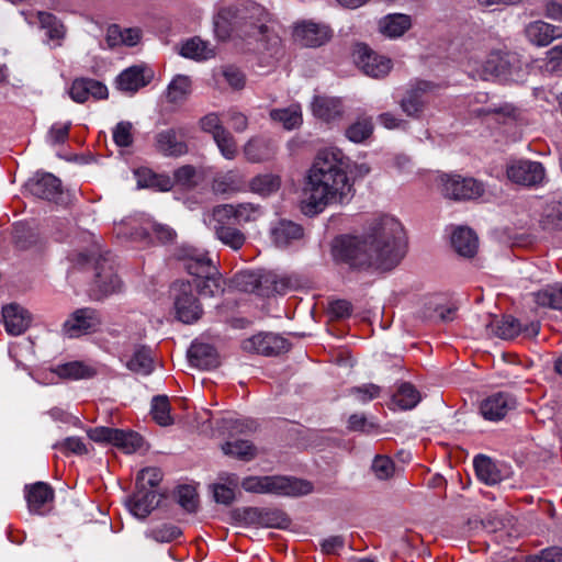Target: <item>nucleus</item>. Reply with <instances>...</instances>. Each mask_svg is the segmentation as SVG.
<instances>
[{
    "instance_id": "31",
    "label": "nucleus",
    "mask_w": 562,
    "mask_h": 562,
    "mask_svg": "<svg viewBox=\"0 0 562 562\" xmlns=\"http://www.w3.org/2000/svg\"><path fill=\"white\" fill-rule=\"evenodd\" d=\"M411 26V16L402 13L389 14L379 22L381 33L390 38L402 36Z\"/></svg>"
},
{
    "instance_id": "34",
    "label": "nucleus",
    "mask_w": 562,
    "mask_h": 562,
    "mask_svg": "<svg viewBox=\"0 0 562 562\" xmlns=\"http://www.w3.org/2000/svg\"><path fill=\"white\" fill-rule=\"evenodd\" d=\"M179 53L186 58L198 61L205 60L214 56V49L207 42L200 37H192L183 42Z\"/></svg>"
},
{
    "instance_id": "40",
    "label": "nucleus",
    "mask_w": 562,
    "mask_h": 562,
    "mask_svg": "<svg viewBox=\"0 0 562 562\" xmlns=\"http://www.w3.org/2000/svg\"><path fill=\"white\" fill-rule=\"evenodd\" d=\"M40 25L45 30V34L48 40L56 41L60 44V41L65 36V27L63 23L52 13L38 12L37 14Z\"/></svg>"
},
{
    "instance_id": "25",
    "label": "nucleus",
    "mask_w": 562,
    "mask_h": 562,
    "mask_svg": "<svg viewBox=\"0 0 562 562\" xmlns=\"http://www.w3.org/2000/svg\"><path fill=\"white\" fill-rule=\"evenodd\" d=\"M190 363L193 367L207 370L218 364L217 352L209 344L194 341L188 351Z\"/></svg>"
},
{
    "instance_id": "30",
    "label": "nucleus",
    "mask_w": 562,
    "mask_h": 562,
    "mask_svg": "<svg viewBox=\"0 0 562 562\" xmlns=\"http://www.w3.org/2000/svg\"><path fill=\"white\" fill-rule=\"evenodd\" d=\"M313 114L326 122L339 119L344 113L341 100L329 97H315L312 103Z\"/></svg>"
},
{
    "instance_id": "47",
    "label": "nucleus",
    "mask_w": 562,
    "mask_h": 562,
    "mask_svg": "<svg viewBox=\"0 0 562 562\" xmlns=\"http://www.w3.org/2000/svg\"><path fill=\"white\" fill-rule=\"evenodd\" d=\"M151 415L160 426H169L173 423L170 415V403L166 395H156L151 400Z\"/></svg>"
},
{
    "instance_id": "46",
    "label": "nucleus",
    "mask_w": 562,
    "mask_h": 562,
    "mask_svg": "<svg viewBox=\"0 0 562 562\" xmlns=\"http://www.w3.org/2000/svg\"><path fill=\"white\" fill-rule=\"evenodd\" d=\"M241 186V178L235 170L217 175L212 183L213 190L217 193L237 191Z\"/></svg>"
},
{
    "instance_id": "7",
    "label": "nucleus",
    "mask_w": 562,
    "mask_h": 562,
    "mask_svg": "<svg viewBox=\"0 0 562 562\" xmlns=\"http://www.w3.org/2000/svg\"><path fill=\"white\" fill-rule=\"evenodd\" d=\"M88 436L95 442H111L121 448L125 453L135 452L143 443V438L137 432L109 427L90 429Z\"/></svg>"
},
{
    "instance_id": "22",
    "label": "nucleus",
    "mask_w": 562,
    "mask_h": 562,
    "mask_svg": "<svg viewBox=\"0 0 562 562\" xmlns=\"http://www.w3.org/2000/svg\"><path fill=\"white\" fill-rule=\"evenodd\" d=\"M2 318L5 330L12 336L22 335L31 323L29 312L18 304L4 306L2 308Z\"/></svg>"
},
{
    "instance_id": "35",
    "label": "nucleus",
    "mask_w": 562,
    "mask_h": 562,
    "mask_svg": "<svg viewBox=\"0 0 562 562\" xmlns=\"http://www.w3.org/2000/svg\"><path fill=\"white\" fill-rule=\"evenodd\" d=\"M192 91V82L190 77L177 75L168 85L166 98L170 103H182L188 99Z\"/></svg>"
},
{
    "instance_id": "33",
    "label": "nucleus",
    "mask_w": 562,
    "mask_h": 562,
    "mask_svg": "<svg viewBox=\"0 0 562 562\" xmlns=\"http://www.w3.org/2000/svg\"><path fill=\"white\" fill-rule=\"evenodd\" d=\"M476 476L487 485H494L502 481L503 475L491 458L477 456L473 461Z\"/></svg>"
},
{
    "instance_id": "21",
    "label": "nucleus",
    "mask_w": 562,
    "mask_h": 562,
    "mask_svg": "<svg viewBox=\"0 0 562 562\" xmlns=\"http://www.w3.org/2000/svg\"><path fill=\"white\" fill-rule=\"evenodd\" d=\"M525 34L532 45L539 47L548 46L555 38L562 37L561 27L541 20L530 22L525 29Z\"/></svg>"
},
{
    "instance_id": "52",
    "label": "nucleus",
    "mask_w": 562,
    "mask_h": 562,
    "mask_svg": "<svg viewBox=\"0 0 562 562\" xmlns=\"http://www.w3.org/2000/svg\"><path fill=\"white\" fill-rule=\"evenodd\" d=\"M211 222L213 223V229L217 226H231V223H235V211L233 204H221L213 207L211 212Z\"/></svg>"
},
{
    "instance_id": "55",
    "label": "nucleus",
    "mask_w": 562,
    "mask_h": 562,
    "mask_svg": "<svg viewBox=\"0 0 562 562\" xmlns=\"http://www.w3.org/2000/svg\"><path fill=\"white\" fill-rule=\"evenodd\" d=\"M235 285L243 292L256 293L260 283V272L241 271L235 276Z\"/></svg>"
},
{
    "instance_id": "12",
    "label": "nucleus",
    "mask_w": 562,
    "mask_h": 562,
    "mask_svg": "<svg viewBox=\"0 0 562 562\" xmlns=\"http://www.w3.org/2000/svg\"><path fill=\"white\" fill-rule=\"evenodd\" d=\"M512 59L507 53L492 52L474 70L483 80L506 77L510 74Z\"/></svg>"
},
{
    "instance_id": "59",
    "label": "nucleus",
    "mask_w": 562,
    "mask_h": 562,
    "mask_svg": "<svg viewBox=\"0 0 562 562\" xmlns=\"http://www.w3.org/2000/svg\"><path fill=\"white\" fill-rule=\"evenodd\" d=\"M133 125L130 122L122 121L113 130V140L120 147H128L133 143Z\"/></svg>"
},
{
    "instance_id": "3",
    "label": "nucleus",
    "mask_w": 562,
    "mask_h": 562,
    "mask_svg": "<svg viewBox=\"0 0 562 562\" xmlns=\"http://www.w3.org/2000/svg\"><path fill=\"white\" fill-rule=\"evenodd\" d=\"M246 492L280 496H303L313 491L311 482L282 475L248 476L241 481Z\"/></svg>"
},
{
    "instance_id": "32",
    "label": "nucleus",
    "mask_w": 562,
    "mask_h": 562,
    "mask_svg": "<svg viewBox=\"0 0 562 562\" xmlns=\"http://www.w3.org/2000/svg\"><path fill=\"white\" fill-rule=\"evenodd\" d=\"M137 184L139 188H148L156 191H169L173 187V180L165 173H156L150 169H139L136 171Z\"/></svg>"
},
{
    "instance_id": "6",
    "label": "nucleus",
    "mask_w": 562,
    "mask_h": 562,
    "mask_svg": "<svg viewBox=\"0 0 562 562\" xmlns=\"http://www.w3.org/2000/svg\"><path fill=\"white\" fill-rule=\"evenodd\" d=\"M102 324L100 313L92 307L72 312L63 324V331L69 338H78L99 330Z\"/></svg>"
},
{
    "instance_id": "61",
    "label": "nucleus",
    "mask_w": 562,
    "mask_h": 562,
    "mask_svg": "<svg viewBox=\"0 0 562 562\" xmlns=\"http://www.w3.org/2000/svg\"><path fill=\"white\" fill-rule=\"evenodd\" d=\"M224 428L229 431L231 435L252 432L257 429V423L252 419H224Z\"/></svg>"
},
{
    "instance_id": "27",
    "label": "nucleus",
    "mask_w": 562,
    "mask_h": 562,
    "mask_svg": "<svg viewBox=\"0 0 562 562\" xmlns=\"http://www.w3.org/2000/svg\"><path fill=\"white\" fill-rule=\"evenodd\" d=\"M291 286V281L286 277L271 271L260 272L257 295L268 297L274 294H285Z\"/></svg>"
},
{
    "instance_id": "43",
    "label": "nucleus",
    "mask_w": 562,
    "mask_h": 562,
    "mask_svg": "<svg viewBox=\"0 0 562 562\" xmlns=\"http://www.w3.org/2000/svg\"><path fill=\"white\" fill-rule=\"evenodd\" d=\"M372 132V120L370 117H360L346 128L345 136L352 143H362L371 136Z\"/></svg>"
},
{
    "instance_id": "51",
    "label": "nucleus",
    "mask_w": 562,
    "mask_h": 562,
    "mask_svg": "<svg viewBox=\"0 0 562 562\" xmlns=\"http://www.w3.org/2000/svg\"><path fill=\"white\" fill-rule=\"evenodd\" d=\"M228 485L226 484H214L213 496L216 503L229 505L235 498V487L238 485V477L235 474H231L227 479Z\"/></svg>"
},
{
    "instance_id": "64",
    "label": "nucleus",
    "mask_w": 562,
    "mask_h": 562,
    "mask_svg": "<svg viewBox=\"0 0 562 562\" xmlns=\"http://www.w3.org/2000/svg\"><path fill=\"white\" fill-rule=\"evenodd\" d=\"M527 562H562V548L543 549L540 554L528 557Z\"/></svg>"
},
{
    "instance_id": "9",
    "label": "nucleus",
    "mask_w": 562,
    "mask_h": 562,
    "mask_svg": "<svg viewBox=\"0 0 562 562\" xmlns=\"http://www.w3.org/2000/svg\"><path fill=\"white\" fill-rule=\"evenodd\" d=\"M508 179L519 186L537 187L542 183L546 171L538 161L516 160L507 166Z\"/></svg>"
},
{
    "instance_id": "28",
    "label": "nucleus",
    "mask_w": 562,
    "mask_h": 562,
    "mask_svg": "<svg viewBox=\"0 0 562 562\" xmlns=\"http://www.w3.org/2000/svg\"><path fill=\"white\" fill-rule=\"evenodd\" d=\"M454 250L462 257H473L479 248V239L474 231L469 227L457 228L451 237Z\"/></svg>"
},
{
    "instance_id": "8",
    "label": "nucleus",
    "mask_w": 562,
    "mask_h": 562,
    "mask_svg": "<svg viewBox=\"0 0 562 562\" xmlns=\"http://www.w3.org/2000/svg\"><path fill=\"white\" fill-rule=\"evenodd\" d=\"M331 37V30L328 25L312 20H302L293 27V38L304 47H319L326 44Z\"/></svg>"
},
{
    "instance_id": "36",
    "label": "nucleus",
    "mask_w": 562,
    "mask_h": 562,
    "mask_svg": "<svg viewBox=\"0 0 562 562\" xmlns=\"http://www.w3.org/2000/svg\"><path fill=\"white\" fill-rule=\"evenodd\" d=\"M126 367L142 375L150 374L154 369L151 350L147 347H138L126 362Z\"/></svg>"
},
{
    "instance_id": "45",
    "label": "nucleus",
    "mask_w": 562,
    "mask_h": 562,
    "mask_svg": "<svg viewBox=\"0 0 562 562\" xmlns=\"http://www.w3.org/2000/svg\"><path fill=\"white\" fill-rule=\"evenodd\" d=\"M214 233L218 240L234 250H239L246 241L245 234L234 226H217Z\"/></svg>"
},
{
    "instance_id": "14",
    "label": "nucleus",
    "mask_w": 562,
    "mask_h": 562,
    "mask_svg": "<svg viewBox=\"0 0 562 562\" xmlns=\"http://www.w3.org/2000/svg\"><path fill=\"white\" fill-rule=\"evenodd\" d=\"M515 407L516 400L513 395L498 392L482 401L480 412L485 419L497 422L503 419Z\"/></svg>"
},
{
    "instance_id": "24",
    "label": "nucleus",
    "mask_w": 562,
    "mask_h": 562,
    "mask_svg": "<svg viewBox=\"0 0 562 562\" xmlns=\"http://www.w3.org/2000/svg\"><path fill=\"white\" fill-rule=\"evenodd\" d=\"M159 503V496L154 490L140 488L130 498V512L138 517L146 518Z\"/></svg>"
},
{
    "instance_id": "15",
    "label": "nucleus",
    "mask_w": 562,
    "mask_h": 562,
    "mask_svg": "<svg viewBox=\"0 0 562 562\" xmlns=\"http://www.w3.org/2000/svg\"><path fill=\"white\" fill-rule=\"evenodd\" d=\"M154 147L157 153L165 157H180L188 153V145L183 135L175 128L158 132L155 135Z\"/></svg>"
},
{
    "instance_id": "17",
    "label": "nucleus",
    "mask_w": 562,
    "mask_h": 562,
    "mask_svg": "<svg viewBox=\"0 0 562 562\" xmlns=\"http://www.w3.org/2000/svg\"><path fill=\"white\" fill-rule=\"evenodd\" d=\"M122 288L123 283L119 276L113 271L112 267L106 266L105 261L98 262L93 297L95 300H101L108 295L119 293Z\"/></svg>"
},
{
    "instance_id": "16",
    "label": "nucleus",
    "mask_w": 562,
    "mask_h": 562,
    "mask_svg": "<svg viewBox=\"0 0 562 562\" xmlns=\"http://www.w3.org/2000/svg\"><path fill=\"white\" fill-rule=\"evenodd\" d=\"M241 347L247 352L276 356L286 349L285 340L274 334H257L245 339Z\"/></svg>"
},
{
    "instance_id": "49",
    "label": "nucleus",
    "mask_w": 562,
    "mask_h": 562,
    "mask_svg": "<svg viewBox=\"0 0 562 562\" xmlns=\"http://www.w3.org/2000/svg\"><path fill=\"white\" fill-rule=\"evenodd\" d=\"M454 312V307L442 306L435 299H430L425 304L423 316L427 319H439L441 322H450L453 319Z\"/></svg>"
},
{
    "instance_id": "60",
    "label": "nucleus",
    "mask_w": 562,
    "mask_h": 562,
    "mask_svg": "<svg viewBox=\"0 0 562 562\" xmlns=\"http://www.w3.org/2000/svg\"><path fill=\"white\" fill-rule=\"evenodd\" d=\"M173 184L178 183L186 188H192L196 184V169L191 165H184L175 170Z\"/></svg>"
},
{
    "instance_id": "62",
    "label": "nucleus",
    "mask_w": 562,
    "mask_h": 562,
    "mask_svg": "<svg viewBox=\"0 0 562 562\" xmlns=\"http://www.w3.org/2000/svg\"><path fill=\"white\" fill-rule=\"evenodd\" d=\"M161 477L162 475L158 468H145L137 475V485L140 488L148 486V490H153L160 483Z\"/></svg>"
},
{
    "instance_id": "54",
    "label": "nucleus",
    "mask_w": 562,
    "mask_h": 562,
    "mask_svg": "<svg viewBox=\"0 0 562 562\" xmlns=\"http://www.w3.org/2000/svg\"><path fill=\"white\" fill-rule=\"evenodd\" d=\"M213 139L224 158L228 160L235 159L237 156V144L234 136L227 130L221 131Z\"/></svg>"
},
{
    "instance_id": "57",
    "label": "nucleus",
    "mask_w": 562,
    "mask_h": 562,
    "mask_svg": "<svg viewBox=\"0 0 562 562\" xmlns=\"http://www.w3.org/2000/svg\"><path fill=\"white\" fill-rule=\"evenodd\" d=\"M235 223H247L256 221L261 215V209L252 203H239L234 205Z\"/></svg>"
},
{
    "instance_id": "1",
    "label": "nucleus",
    "mask_w": 562,
    "mask_h": 562,
    "mask_svg": "<svg viewBox=\"0 0 562 562\" xmlns=\"http://www.w3.org/2000/svg\"><path fill=\"white\" fill-rule=\"evenodd\" d=\"M404 228L391 215L373 217L360 236H341L333 245L336 261L357 270H393L406 255Z\"/></svg>"
},
{
    "instance_id": "42",
    "label": "nucleus",
    "mask_w": 562,
    "mask_h": 562,
    "mask_svg": "<svg viewBox=\"0 0 562 562\" xmlns=\"http://www.w3.org/2000/svg\"><path fill=\"white\" fill-rule=\"evenodd\" d=\"M533 297L539 306L562 310V284L547 286L533 293Z\"/></svg>"
},
{
    "instance_id": "26",
    "label": "nucleus",
    "mask_w": 562,
    "mask_h": 562,
    "mask_svg": "<svg viewBox=\"0 0 562 562\" xmlns=\"http://www.w3.org/2000/svg\"><path fill=\"white\" fill-rule=\"evenodd\" d=\"M184 268L189 274L195 279L207 273H215L217 268L214 260L209 256V252L200 250H191L184 258Z\"/></svg>"
},
{
    "instance_id": "53",
    "label": "nucleus",
    "mask_w": 562,
    "mask_h": 562,
    "mask_svg": "<svg viewBox=\"0 0 562 562\" xmlns=\"http://www.w3.org/2000/svg\"><path fill=\"white\" fill-rule=\"evenodd\" d=\"M178 504L188 513H194L198 508V494L193 486L182 485L179 486L177 492Z\"/></svg>"
},
{
    "instance_id": "18",
    "label": "nucleus",
    "mask_w": 562,
    "mask_h": 562,
    "mask_svg": "<svg viewBox=\"0 0 562 562\" xmlns=\"http://www.w3.org/2000/svg\"><path fill=\"white\" fill-rule=\"evenodd\" d=\"M490 327L495 336L506 340L514 339L520 333H525L528 337L536 336L539 333V325L537 323L522 327L519 321L512 315L503 316L501 319L492 323Z\"/></svg>"
},
{
    "instance_id": "50",
    "label": "nucleus",
    "mask_w": 562,
    "mask_h": 562,
    "mask_svg": "<svg viewBox=\"0 0 562 562\" xmlns=\"http://www.w3.org/2000/svg\"><path fill=\"white\" fill-rule=\"evenodd\" d=\"M244 155L250 162H260L269 158L267 142L259 138L249 139L244 146Z\"/></svg>"
},
{
    "instance_id": "19",
    "label": "nucleus",
    "mask_w": 562,
    "mask_h": 562,
    "mask_svg": "<svg viewBox=\"0 0 562 562\" xmlns=\"http://www.w3.org/2000/svg\"><path fill=\"white\" fill-rule=\"evenodd\" d=\"M150 70L142 66H132L123 70L116 78V88L126 93H135L140 88L147 86L151 80Z\"/></svg>"
},
{
    "instance_id": "5",
    "label": "nucleus",
    "mask_w": 562,
    "mask_h": 562,
    "mask_svg": "<svg viewBox=\"0 0 562 562\" xmlns=\"http://www.w3.org/2000/svg\"><path fill=\"white\" fill-rule=\"evenodd\" d=\"M440 182L443 195L453 200L477 199L484 193L483 183L474 178H465L460 175H442Z\"/></svg>"
},
{
    "instance_id": "13",
    "label": "nucleus",
    "mask_w": 562,
    "mask_h": 562,
    "mask_svg": "<svg viewBox=\"0 0 562 562\" xmlns=\"http://www.w3.org/2000/svg\"><path fill=\"white\" fill-rule=\"evenodd\" d=\"M435 88L429 81L418 80L409 85L400 105L408 116H417L423 112L427 102L426 94Z\"/></svg>"
},
{
    "instance_id": "56",
    "label": "nucleus",
    "mask_w": 562,
    "mask_h": 562,
    "mask_svg": "<svg viewBox=\"0 0 562 562\" xmlns=\"http://www.w3.org/2000/svg\"><path fill=\"white\" fill-rule=\"evenodd\" d=\"M182 531L179 527L170 524H164L161 526L150 529L147 537L153 538L157 542H171L179 538Z\"/></svg>"
},
{
    "instance_id": "2",
    "label": "nucleus",
    "mask_w": 562,
    "mask_h": 562,
    "mask_svg": "<svg viewBox=\"0 0 562 562\" xmlns=\"http://www.w3.org/2000/svg\"><path fill=\"white\" fill-rule=\"evenodd\" d=\"M348 158L341 149L319 150L308 170L303 189V209L306 214L322 212L328 204H344L353 192L348 178Z\"/></svg>"
},
{
    "instance_id": "39",
    "label": "nucleus",
    "mask_w": 562,
    "mask_h": 562,
    "mask_svg": "<svg viewBox=\"0 0 562 562\" xmlns=\"http://www.w3.org/2000/svg\"><path fill=\"white\" fill-rule=\"evenodd\" d=\"M194 286L203 296H216L224 291L218 270L215 273L203 274L194 279Z\"/></svg>"
},
{
    "instance_id": "37",
    "label": "nucleus",
    "mask_w": 562,
    "mask_h": 562,
    "mask_svg": "<svg viewBox=\"0 0 562 562\" xmlns=\"http://www.w3.org/2000/svg\"><path fill=\"white\" fill-rule=\"evenodd\" d=\"M420 402V393L411 383H402L392 397V403L401 409H412Z\"/></svg>"
},
{
    "instance_id": "23",
    "label": "nucleus",
    "mask_w": 562,
    "mask_h": 562,
    "mask_svg": "<svg viewBox=\"0 0 562 562\" xmlns=\"http://www.w3.org/2000/svg\"><path fill=\"white\" fill-rule=\"evenodd\" d=\"M143 37L140 27H122L119 24H111L106 30L105 41L111 48L117 46H136Z\"/></svg>"
},
{
    "instance_id": "29",
    "label": "nucleus",
    "mask_w": 562,
    "mask_h": 562,
    "mask_svg": "<svg viewBox=\"0 0 562 562\" xmlns=\"http://www.w3.org/2000/svg\"><path fill=\"white\" fill-rule=\"evenodd\" d=\"M270 235L273 244L279 248H283L292 241L300 239L303 236V229L293 222L280 221L271 227Z\"/></svg>"
},
{
    "instance_id": "38",
    "label": "nucleus",
    "mask_w": 562,
    "mask_h": 562,
    "mask_svg": "<svg viewBox=\"0 0 562 562\" xmlns=\"http://www.w3.org/2000/svg\"><path fill=\"white\" fill-rule=\"evenodd\" d=\"M281 179L278 175L262 173L254 177L249 183L250 190L263 196H268L280 189Z\"/></svg>"
},
{
    "instance_id": "10",
    "label": "nucleus",
    "mask_w": 562,
    "mask_h": 562,
    "mask_svg": "<svg viewBox=\"0 0 562 562\" xmlns=\"http://www.w3.org/2000/svg\"><path fill=\"white\" fill-rule=\"evenodd\" d=\"M30 192L40 199L54 202L56 204L65 203V193L60 180L52 173L36 175L29 184Z\"/></svg>"
},
{
    "instance_id": "4",
    "label": "nucleus",
    "mask_w": 562,
    "mask_h": 562,
    "mask_svg": "<svg viewBox=\"0 0 562 562\" xmlns=\"http://www.w3.org/2000/svg\"><path fill=\"white\" fill-rule=\"evenodd\" d=\"M177 318L184 324L199 321L203 314L198 297L193 294L190 282L176 281L170 289Z\"/></svg>"
},
{
    "instance_id": "48",
    "label": "nucleus",
    "mask_w": 562,
    "mask_h": 562,
    "mask_svg": "<svg viewBox=\"0 0 562 562\" xmlns=\"http://www.w3.org/2000/svg\"><path fill=\"white\" fill-rule=\"evenodd\" d=\"M97 371L82 362L74 361L68 362L58 368V374L61 378L80 380V379H90L94 376Z\"/></svg>"
},
{
    "instance_id": "63",
    "label": "nucleus",
    "mask_w": 562,
    "mask_h": 562,
    "mask_svg": "<svg viewBox=\"0 0 562 562\" xmlns=\"http://www.w3.org/2000/svg\"><path fill=\"white\" fill-rule=\"evenodd\" d=\"M233 15L231 9H222L214 19L215 32L218 37L226 38L231 35L234 26L228 22V19Z\"/></svg>"
},
{
    "instance_id": "11",
    "label": "nucleus",
    "mask_w": 562,
    "mask_h": 562,
    "mask_svg": "<svg viewBox=\"0 0 562 562\" xmlns=\"http://www.w3.org/2000/svg\"><path fill=\"white\" fill-rule=\"evenodd\" d=\"M357 64L363 72L373 78L386 76L392 68V60L371 50L367 45H359Z\"/></svg>"
},
{
    "instance_id": "44",
    "label": "nucleus",
    "mask_w": 562,
    "mask_h": 562,
    "mask_svg": "<svg viewBox=\"0 0 562 562\" xmlns=\"http://www.w3.org/2000/svg\"><path fill=\"white\" fill-rule=\"evenodd\" d=\"M226 456H231L244 461H249L256 456V448L248 440L227 441L222 446Z\"/></svg>"
},
{
    "instance_id": "20",
    "label": "nucleus",
    "mask_w": 562,
    "mask_h": 562,
    "mask_svg": "<svg viewBox=\"0 0 562 562\" xmlns=\"http://www.w3.org/2000/svg\"><path fill=\"white\" fill-rule=\"evenodd\" d=\"M25 498L32 514L44 515L54 499V490L47 483L36 482L25 486Z\"/></svg>"
},
{
    "instance_id": "41",
    "label": "nucleus",
    "mask_w": 562,
    "mask_h": 562,
    "mask_svg": "<svg viewBox=\"0 0 562 562\" xmlns=\"http://www.w3.org/2000/svg\"><path fill=\"white\" fill-rule=\"evenodd\" d=\"M270 117L281 123L286 130H293L302 123V113L297 105H291L285 109H273L270 112Z\"/></svg>"
},
{
    "instance_id": "58",
    "label": "nucleus",
    "mask_w": 562,
    "mask_h": 562,
    "mask_svg": "<svg viewBox=\"0 0 562 562\" xmlns=\"http://www.w3.org/2000/svg\"><path fill=\"white\" fill-rule=\"evenodd\" d=\"M371 469L379 480H386L393 475L395 465L391 458L386 456H376L373 459Z\"/></svg>"
}]
</instances>
